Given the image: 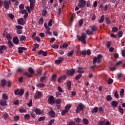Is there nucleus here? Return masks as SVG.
I'll return each mask as SVG.
<instances>
[{"instance_id": "nucleus-19", "label": "nucleus", "mask_w": 125, "mask_h": 125, "mask_svg": "<svg viewBox=\"0 0 125 125\" xmlns=\"http://www.w3.org/2000/svg\"><path fill=\"white\" fill-rule=\"evenodd\" d=\"M8 45L9 48H12V47L14 46V44H13V43L12 42V41H9L8 42Z\"/></svg>"}, {"instance_id": "nucleus-51", "label": "nucleus", "mask_w": 125, "mask_h": 125, "mask_svg": "<svg viewBox=\"0 0 125 125\" xmlns=\"http://www.w3.org/2000/svg\"><path fill=\"white\" fill-rule=\"evenodd\" d=\"M15 27L16 28L17 30H22V29H23V27L21 25H16L15 26Z\"/></svg>"}, {"instance_id": "nucleus-27", "label": "nucleus", "mask_w": 125, "mask_h": 125, "mask_svg": "<svg viewBox=\"0 0 125 125\" xmlns=\"http://www.w3.org/2000/svg\"><path fill=\"white\" fill-rule=\"evenodd\" d=\"M1 85L2 87L5 86V84H6V81L4 79H2L1 81Z\"/></svg>"}, {"instance_id": "nucleus-18", "label": "nucleus", "mask_w": 125, "mask_h": 125, "mask_svg": "<svg viewBox=\"0 0 125 125\" xmlns=\"http://www.w3.org/2000/svg\"><path fill=\"white\" fill-rule=\"evenodd\" d=\"M83 67H78V69L77 70V73H79V74H83L84 73V71H83Z\"/></svg>"}, {"instance_id": "nucleus-31", "label": "nucleus", "mask_w": 125, "mask_h": 125, "mask_svg": "<svg viewBox=\"0 0 125 125\" xmlns=\"http://www.w3.org/2000/svg\"><path fill=\"white\" fill-rule=\"evenodd\" d=\"M28 72L31 74V75H33L35 73V71L34 69H33V68L32 67H29L28 69Z\"/></svg>"}, {"instance_id": "nucleus-4", "label": "nucleus", "mask_w": 125, "mask_h": 125, "mask_svg": "<svg viewBox=\"0 0 125 125\" xmlns=\"http://www.w3.org/2000/svg\"><path fill=\"white\" fill-rule=\"evenodd\" d=\"M24 92H25L24 89H21L20 90L19 89H18L15 91V95H20V96H22V95L24 94Z\"/></svg>"}, {"instance_id": "nucleus-33", "label": "nucleus", "mask_w": 125, "mask_h": 125, "mask_svg": "<svg viewBox=\"0 0 125 125\" xmlns=\"http://www.w3.org/2000/svg\"><path fill=\"white\" fill-rule=\"evenodd\" d=\"M67 87L68 88V90H70L71 89V87L72 86V83H71V81H69L67 83Z\"/></svg>"}, {"instance_id": "nucleus-43", "label": "nucleus", "mask_w": 125, "mask_h": 125, "mask_svg": "<svg viewBox=\"0 0 125 125\" xmlns=\"http://www.w3.org/2000/svg\"><path fill=\"white\" fill-rule=\"evenodd\" d=\"M83 121L85 125H88L89 122L87 119H86V118L83 119Z\"/></svg>"}, {"instance_id": "nucleus-16", "label": "nucleus", "mask_w": 125, "mask_h": 125, "mask_svg": "<svg viewBox=\"0 0 125 125\" xmlns=\"http://www.w3.org/2000/svg\"><path fill=\"white\" fill-rule=\"evenodd\" d=\"M18 23L20 24V25L23 26L25 24V21H24L23 18H21L18 20Z\"/></svg>"}, {"instance_id": "nucleus-39", "label": "nucleus", "mask_w": 125, "mask_h": 125, "mask_svg": "<svg viewBox=\"0 0 125 125\" xmlns=\"http://www.w3.org/2000/svg\"><path fill=\"white\" fill-rule=\"evenodd\" d=\"M26 36H24V35H22V36H21V38L20 39V40L21 41V42H23L24 41H25L26 40Z\"/></svg>"}, {"instance_id": "nucleus-41", "label": "nucleus", "mask_w": 125, "mask_h": 125, "mask_svg": "<svg viewBox=\"0 0 125 125\" xmlns=\"http://www.w3.org/2000/svg\"><path fill=\"white\" fill-rule=\"evenodd\" d=\"M104 15L101 16V19L99 21V23H103L104 21Z\"/></svg>"}, {"instance_id": "nucleus-6", "label": "nucleus", "mask_w": 125, "mask_h": 125, "mask_svg": "<svg viewBox=\"0 0 125 125\" xmlns=\"http://www.w3.org/2000/svg\"><path fill=\"white\" fill-rule=\"evenodd\" d=\"M4 7L5 9H9V5L11 4V1L9 0L8 1L6 0L3 1Z\"/></svg>"}, {"instance_id": "nucleus-50", "label": "nucleus", "mask_w": 125, "mask_h": 125, "mask_svg": "<svg viewBox=\"0 0 125 125\" xmlns=\"http://www.w3.org/2000/svg\"><path fill=\"white\" fill-rule=\"evenodd\" d=\"M39 25H42V24H43V18H41L39 20Z\"/></svg>"}, {"instance_id": "nucleus-62", "label": "nucleus", "mask_w": 125, "mask_h": 125, "mask_svg": "<svg viewBox=\"0 0 125 125\" xmlns=\"http://www.w3.org/2000/svg\"><path fill=\"white\" fill-rule=\"evenodd\" d=\"M100 125H105V121H101L99 122Z\"/></svg>"}, {"instance_id": "nucleus-57", "label": "nucleus", "mask_w": 125, "mask_h": 125, "mask_svg": "<svg viewBox=\"0 0 125 125\" xmlns=\"http://www.w3.org/2000/svg\"><path fill=\"white\" fill-rule=\"evenodd\" d=\"M24 119H26V120H29L30 119V114H26L24 115Z\"/></svg>"}, {"instance_id": "nucleus-2", "label": "nucleus", "mask_w": 125, "mask_h": 125, "mask_svg": "<svg viewBox=\"0 0 125 125\" xmlns=\"http://www.w3.org/2000/svg\"><path fill=\"white\" fill-rule=\"evenodd\" d=\"M86 38V34L85 33H82L81 36H77V39L80 42H82L83 43L85 44L86 43V41H85V39Z\"/></svg>"}, {"instance_id": "nucleus-46", "label": "nucleus", "mask_w": 125, "mask_h": 125, "mask_svg": "<svg viewBox=\"0 0 125 125\" xmlns=\"http://www.w3.org/2000/svg\"><path fill=\"white\" fill-rule=\"evenodd\" d=\"M71 109V105L70 104L67 105L65 106V110H66L67 112L69 111V110Z\"/></svg>"}, {"instance_id": "nucleus-61", "label": "nucleus", "mask_w": 125, "mask_h": 125, "mask_svg": "<svg viewBox=\"0 0 125 125\" xmlns=\"http://www.w3.org/2000/svg\"><path fill=\"white\" fill-rule=\"evenodd\" d=\"M114 96L116 98H119V94H118V91H115V93L114 94Z\"/></svg>"}, {"instance_id": "nucleus-7", "label": "nucleus", "mask_w": 125, "mask_h": 125, "mask_svg": "<svg viewBox=\"0 0 125 125\" xmlns=\"http://www.w3.org/2000/svg\"><path fill=\"white\" fill-rule=\"evenodd\" d=\"M55 103L56 104L57 109L60 110V109H61V100H60V99H57L55 101Z\"/></svg>"}, {"instance_id": "nucleus-13", "label": "nucleus", "mask_w": 125, "mask_h": 125, "mask_svg": "<svg viewBox=\"0 0 125 125\" xmlns=\"http://www.w3.org/2000/svg\"><path fill=\"white\" fill-rule=\"evenodd\" d=\"M7 49V46L5 45H3L0 46V54H2L3 53V50H6Z\"/></svg>"}, {"instance_id": "nucleus-53", "label": "nucleus", "mask_w": 125, "mask_h": 125, "mask_svg": "<svg viewBox=\"0 0 125 125\" xmlns=\"http://www.w3.org/2000/svg\"><path fill=\"white\" fill-rule=\"evenodd\" d=\"M91 30L93 31V32H95L97 31V27L96 26H93L91 28Z\"/></svg>"}, {"instance_id": "nucleus-23", "label": "nucleus", "mask_w": 125, "mask_h": 125, "mask_svg": "<svg viewBox=\"0 0 125 125\" xmlns=\"http://www.w3.org/2000/svg\"><path fill=\"white\" fill-rule=\"evenodd\" d=\"M57 77V75L53 74L52 76L51 82H56Z\"/></svg>"}, {"instance_id": "nucleus-40", "label": "nucleus", "mask_w": 125, "mask_h": 125, "mask_svg": "<svg viewBox=\"0 0 125 125\" xmlns=\"http://www.w3.org/2000/svg\"><path fill=\"white\" fill-rule=\"evenodd\" d=\"M112 31L114 33H116L119 31V28H118V27H117V26H114L112 28Z\"/></svg>"}, {"instance_id": "nucleus-42", "label": "nucleus", "mask_w": 125, "mask_h": 125, "mask_svg": "<svg viewBox=\"0 0 125 125\" xmlns=\"http://www.w3.org/2000/svg\"><path fill=\"white\" fill-rule=\"evenodd\" d=\"M97 57H95L93 59V65H95L96 64V62H97Z\"/></svg>"}, {"instance_id": "nucleus-8", "label": "nucleus", "mask_w": 125, "mask_h": 125, "mask_svg": "<svg viewBox=\"0 0 125 125\" xmlns=\"http://www.w3.org/2000/svg\"><path fill=\"white\" fill-rule=\"evenodd\" d=\"M66 79H67V75H64L61 76L58 79V82H59V83H62L61 81H64Z\"/></svg>"}, {"instance_id": "nucleus-20", "label": "nucleus", "mask_w": 125, "mask_h": 125, "mask_svg": "<svg viewBox=\"0 0 125 125\" xmlns=\"http://www.w3.org/2000/svg\"><path fill=\"white\" fill-rule=\"evenodd\" d=\"M6 100L4 99H2L0 102V104L1 106H4L6 105Z\"/></svg>"}, {"instance_id": "nucleus-9", "label": "nucleus", "mask_w": 125, "mask_h": 125, "mask_svg": "<svg viewBox=\"0 0 125 125\" xmlns=\"http://www.w3.org/2000/svg\"><path fill=\"white\" fill-rule=\"evenodd\" d=\"M48 100L51 105H53L55 103V99H54L53 96H51Z\"/></svg>"}, {"instance_id": "nucleus-10", "label": "nucleus", "mask_w": 125, "mask_h": 125, "mask_svg": "<svg viewBox=\"0 0 125 125\" xmlns=\"http://www.w3.org/2000/svg\"><path fill=\"white\" fill-rule=\"evenodd\" d=\"M62 61H64V58L60 57H58V60L55 61V64H61Z\"/></svg>"}, {"instance_id": "nucleus-64", "label": "nucleus", "mask_w": 125, "mask_h": 125, "mask_svg": "<svg viewBox=\"0 0 125 125\" xmlns=\"http://www.w3.org/2000/svg\"><path fill=\"white\" fill-rule=\"evenodd\" d=\"M122 55L123 57H125V50L123 49L122 51Z\"/></svg>"}, {"instance_id": "nucleus-29", "label": "nucleus", "mask_w": 125, "mask_h": 125, "mask_svg": "<svg viewBox=\"0 0 125 125\" xmlns=\"http://www.w3.org/2000/svg\"><path fill=\"white\" fill-rule=\"evenodd\" d=\"M82 77H83V75L81 73H79L75 77V80L76 81H79V80H80Z\"/></svg>"}, {"instance_id": "nucleus-17", "label": "nucleus", "mask_w": 125, "mask_h": 125, "mask_svg": "<svg viewBox=\"0 0 125 125\" xmlns=\"http://www.w3.org/2000/svg\"><path fill=\"white\" fill-rule=\"evenodd\" d=\"M34 111L36 113V115L43 114V111H42L39 108H36Z\"/></svg>"}, {"instance_id": "nucleus-54", "label": "nucleus", "mask_w": 125, "mask_h": 125, "mask_svg": "<svg viewBox=\"0 0 125 125\" xmlns=\"http://www.w3.org/2000/svg\"><path fill=\"white\" fill-rule=\"evenodd\" d=\"M48 26L49 27H51L52 26V20H50L48 21Z\"/></svg>"}, {"instance_id": "nucleus-45", "label": "nucleus", "mask_w": 125, "mask_h": 125, "mask_svg": "<svg viewBox=\"0 0 125 125\" xmlns=\"http://www.w3.org/2000/svg\"><path fill=\"white\" fill-rule=\"evenodd\" d=\"M74 52H75V51L72 50L71 51H70V52H68L67 53V56H72V55L74 54Z\"/></svg>"}, {"instance_id": "nucleus-25", "label": "nucleus", "mask_w": 125, "mask_h": 125, "mask_svg": "<svg viewBox=\"0 0 125 125\" xmlns=\"http://www.w3.org/2000/svg\"><path fill=\"white\" fill-rule=\"evenodd\" d=\"M118 111L119 113L122 114V115H124V108H123V107H122V106L120 105L119 106Z\"/></svg>"}, {"instance_id": "nucleus-37", "label": "nucleus", "mask_w": 125, "mask_h": 125, "mask_svg": "<svg viewBox=\"0 0 125 125\" xmlns=\"http://www.w3.org/2000/svg\"><path fill=\"white\" fill-rule=\"evenodd\" d=\"M97 112H98V107L97 106H96L92 110V113H97Z\"/></svg>"}, {"instance_id": "nucleus-5", "label": "nucleus", "mask_w": 125, "mask_h": 125, "mask_svg": "<svg viewBox=\"0 0 125 125\" xmlns=\"http://www.w3.org/2000/svg\"><path fill=\"white\" fill-rule=\"evenodd\" d=\"M75 73H76V70L74 68H72L71 69H69L67 71V76H71V77H73L74 75L75 74Z\"/></svg>"}, {"instance_id": "nucleus-12", "label": "nucleus", "mask_w": 125, "mask_h": 125, "mask_svg": "<svg viewBox=\"0 0 125 125\" xmlns=\"http://www.w3.org/2000/svg\"><path fill=\"white\" fill-rule=\"evenodd\" d=\"M13 42L16 45H17V44H19V39H18L17 36H16L13 38Z\"/></svg>"}, {"instance_id": "nucleus-1", "label": "nucleus", "mask_w": 125, "mask_h": 125, "mask_svg": "<svg viewBox=\"0 0 125 125\" xmlns=\"http://www.w3.org/2000/svg\"><path fill=\"white\" fill-rule=\"evenodd\" d=\"M85 107V106L82 103H79L77 105V108L76 109V113H79L80 112H81V111H82V112H83V110L84 109Z\"/></svg>"}, {"instance_id": "nucleus-55", "label": "nucleus", "mask_w": 125, "mask_h": 125, "mask_svg": "<svg viewBox=\"0 0 125 125\" xmlns=\"http://www.w3.org/2000/svg\"><path fill=\"white\" fill-rule=\"evenodd\" d=\"M19 8L20 9H21V10L22 9H24L25 8V6H24V4H21L19 5Z\"/></svg>"}, {"instance_id": "nucleus-58", "label": "nucleus", "mask_w": 125, "mask_h": 125, "mask_svg": "<svg viewBox=\"0 0 125 125\" xmlns=\"http://www.w3.org/2000/svg\"><path fill=\"white\" fill-rule=\"evenodd\" d=\"M45 79H46V77L45 76L42 77L40 79V82H42V83H43V82L45 81Z\"/></svg>"}, {"instance_id": "nucleus-60", "label": "nucleus", "mask_w": 125, "mask_h": 125, "mask_svg": "<svg viewBox=\"0 0 125 125\" xmlns=\"http://www.w3.org/2000/svg\"><path fill=\"white\" fill-rule=\"evenodd\" d=\"M118 37L119 38H122V37H123V31H119L118 32Z\"/></svg>"}, {"instance_id": "nucleus-59", "label": "nucleus", "mask_w": 125, "mask_h": 125, "mask_svg": "<svg viewBox=\"0 0 125 125\" xmlns=\"http://www.w3.org/2000/svg\"><path fill=\"white\" fill-rule=\"evenodd\" d=\"M113 82H114V81L113 80V79H110L107 81V83H108V84H111V83H113Z\"/></svg>"}, {"instance_id": "nucleus-56", "label": "nucleus", "mask_w": 125, "mask_h": 125, "mask_svg": "<svg viewBox=\"0 0 125 125\" xmlns=\"http://www.w3.org/2000/svg\"><path fill=\"white\" fill-rule=\"evenodd\" d=\"M18 52L19 53H23V49H22V47H19Z\"/></svg>"}, {"instance_id": "nucleus-22", "label": "nucleus", "mask_w": 125, "mask_h": 125, "mask_svg": "<svg viewBox=\"0 0 125 125\" xmlns=\"http://www.w3.org/2000/svg\"><path fill=\"white\" fill-rule=\"evenodd\" d=\"M49 114L51 118H55V112H54V111H49Z\"/></svg>"}, {"instance_id": "nucleus-44", "label": "nucleus", "mask_w": 125, "mask_h": 125, "mask_svg": "<svg viewBox=\"0 0 125 125\" xmlns=\"http://www.w3.org/2000/svg\"><path fill=\"white\" fill-rule=\"evenodd\" d=\"M45 120V117L42 116V117H40L39 118L38 121L39 122H42V121H44Z\"/></svg>"}, {"instance_id": "nucleus-49", "label": "nucleus", "mask_w": 125, "mask_h": 125, "mask_svg": "<svg viewBox=\"0 0 125 125\" xmlns=\"http://www.w3.org/2000/svg\"><path fill=\"white\" fill-rule=\"evenodd\" d=\"M66 113H68L67 110H66V109L62 110V115L64 116V115H66Z\"/></svg>"}, {"instance_id": "nucleus-34", "label": "nucleus", "mask_w": 125, "mask_h": 125, "mask_svg": "<svg viewBox=\"0 0 125 125\" xmlns=\"http://www.w3.org/2000/svg\"><path fill=\"white\" fill-rule=\"evenodd\" d=\"M106 99L107 101H111L112 99H113V98H112V96L110 95H108L106 96Z\"/></svg>"}, {"instance_id": "nucleus-24", "label": "nucleus", "mask_w": 125, "mask_h": 125, "mask_svg": "<svg viewBox=\"0 0 125 125\" xmlns=\"http://www.w3.org/2000/svg\"><path fill=\"white\" fill-rule=\"evenodd\" d=\"M17 73H20V74L22 73H24V69L21 67H19L18 68V69L16 70Z\"/></svg>"}, {"instance_id": "nucleus-48", "label": "nucleus", "mask_w": 125, "mask_h": 125, "mask_svg": "<svg viewBox=\"0 0 125 125\" xmlns=\"http://www.w3.org/2000/svg\"><path fill=\"white\" fill-rule=\"evenodd\" d=\"M20 113H26L27 112V110L24 109L23 108H20L19 109Z\"/></svg>"}, {"instance_id": "nucleus-21", "label": "nucleus", "mask_w": 125, "mask_h": 125, "mask_svg": "<svg viewBox=\"0 0 125 125\" xmlns=\"http://www.w3.org/2000/svg\"><path fill=\"white\" fill-rule=\"evenodd\" d=\"M37 87H39V88H42V87H44L45 86V84L43 83H40L36 84Z\"/></svg>"}, {"instance_id": "nucleus-47", "label": "nucleus", "mask_w": 125, "mask_h": 125, "mask_svg": "<svg viewBox=\"0 0 125 125\" xmlns=\"http://www.w3.org/2000/svg\"><path fill=\"white\" fill-rule=\"evenodd\" d=\"M79 26H80V27H82V26H83V19H81L79 21Z\"/></svg>"}, {"instance_id": "nucleus-14", "label": "nucleus", "mask_w": 125, "mask_h": 125, "mask_svg": "<svg viewBox=\"0 0 125 125\" xmlns=\"http://www.w3.org/2000/svg\"><path fill=\"white\" fill-rule=\"evenodd\" d=\"M110 105H112L114 108H117L118 105H119V103H118L117 101H113L110 103Z\"/></svg>"}, {"instance_id": "nucleus-38", "label": "nucleus", "mask_w": 125, "mask_h": 125, "mask_svg": "<svg viewBox=\"0 0 125 125\" xmlns=\"http://www.w3.org/2000/svg\"><path fill=\"white\" fill-rule=\"evenodd\" d=\"M46 14H47V11L44 9L42 12V16H46Z\"/></svg>"}, {"instance_id": "nucleus-15", "label": "nucleus", "mask_w": 125, "mask_h": 125, "mask_svg": "<svg viewBox=\"0 0 125 125\" xmlns=\"http://www.w3.org/2000/svg\"><path fill=\"white\" fill-rule=\"evenodd\" d=\"M42 92L38 91L34 98H35V99H40V98H41V97H42Z\"/></svg>"}, {"instance_id": "nucleus-36", "label": "nucleus", "mask_w": 125, "mask_h": 125, "mask_svg": "<svg viewBox=\"0 0 125 125\" xmlns=\"http://www.w3.org/2000/svg\"><path fill=\"white\" fill-rule=\"evenodd\" d=\"M2 97L4 100H7L8 99V96L6 94H3Z\"/></svg>"}, {"instance_id": "nucleus-28", "label": "nucleus", "mask_w": 125, "mask_h": 125, "mask_svg": "<svg viewBox=\"0 0 125 125\" xmlns=\"http://www.w3.org/2000/svg\"><path fill=\"white\" fill-rule=\"evenodd\" d=\"M6 38L7 39V41H8V42L12 40V37H11V36L9 34H7L6 35Z\"/></svg>"}, {"instance_id": "nucleus-26", "label": "nucleus", "mask_w": 125, "mask_h": 125, "mask_svg": "<svg viewBox=\"0 0 125 125\" xmlns=\"http://www.w3.org/2000/svg\"><path fill=\"white\" fill-rule=\"evenodd\" d=\"M120 96L122 98L124 97V95H125V89H121L120 92Z\"/></svg>"}, {"instance_id": "nucleus-30", "label": "nucleus", "mask_w": 125, "mask_h": 125, "mask_svg": "<svg viewBox=\"0 0 125 125\" xmlns=\"http://www.w3.org/2000/svg\"><path fill=\"white\" fill-rule=\"evenodd\" d=\"M67 46H69V45L66 43H64L62 45L60 46V48H67Z\"/></svg>"}, {"instance_id": "nucleus-3", "label": "nucleus", "mask_w": 125, "mask_h": 125, "mask_svg": "<svg viewBox=\"0 0 125 125\" xmlns=\"http://www.w3.org/2000/svg\"><path fill=\"white\" fill-rule=\"evenodd\" d=\"M78 6L79 8H83L86 5V1L84 0H79Z\"/></svg>"}, {"instance_id": "nucleus-52", "label": "nucleus", "mask_w": 125, "mask_h": 125, "mask_svg": "<svg viewBox=\"0 0 125 125\" xmlns=\"http://www.w3.org/2000/svg\"><path fill=\"white\" fill-rule=\"evenodd\" d=\"M51 47L54 49H57L59 48V45L57 44H52Z\"/></svg>"}, {"instance_id": "nucleus-32", "label": "nucleus", "mask_w": 125, "mask_h": 125, "mask_svg": "<svg viewBox=\"0 0 125 125\" xmlns=\"http://www.w3.org/2000/svg\"><path fill=\"white\" fill-rule=\"evenodd\" d=\"M24 75L26 76V77H28L29 78H32L33 77V75L32 74H30L28 72H25L24 73Z\"/></svg>"}, {"instance_id": "nucleus-35", "label": "nucleus", "mask_w": 125, "mask_h": 125, "mask_svg": "<svg viewBox=\"0 0 125 125\" xmlns=\"http://www.w3.org/2000/svg\"><path fill=\"white\" fill-rule=\"evenodd\" d=\"M105 21H106V23L107 24H111V20H110V18L109 17H106L105 18Z\"/></svg>"}, {"instance_id": "nucleus-11", "label": "nucleus", "mask_w": 125, "mask_h": 125, "mask_svg": "<svg viewBox=\"0 0 125 125\" xmlns=\"http://www.w3.org/2000/svg\"><path fill=\"white\" fill-rule=\"evenodd\" d=\"M38 55H42L43 56H47V53L46 52L42 50H40L38 52Z\"/></svg>"}, {"instance_id": "nucleus-63", "label": "nucleus", "mask_w": 125, "mask_h": 125, "mask_svg": "<svg viewBox=\"0 0 125 125\" xmlns=\"http://www.w3.org/2000/svg\"><path fill=\"white\" fill-rule=\"evenodd\" d=\"M68 125H76V122H75V121L70 122Z\"/></svg>"}]
</instances>
